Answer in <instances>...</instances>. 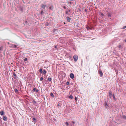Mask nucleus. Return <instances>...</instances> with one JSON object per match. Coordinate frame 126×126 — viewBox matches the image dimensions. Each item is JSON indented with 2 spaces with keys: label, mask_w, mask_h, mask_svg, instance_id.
Masks as SVG:
<instances>
[{
  "label": "nucleus",
  "mask_w": 126,
  "mask_h": 126,
  "mask_svg": "<svg viewBox=\"0 0 126 126\" xmlns=\"http://www.w3.org/2000/svg\"><path fill=\"white\" fill-rule=\"evenodd\" d=\"M74 61L76 62L78 60V56L77 55H74L73 56Z\"/></svg>",
  "instance_id": "nucleus-1"
},
{
  "label": "nucleus",
  "mask_w": 126,
  "mask_h": 126,
  "mask_svg": "<svg viewBox=\"0 0 126 126\" xmlns=\"http://www.w3.org/2000/svg\"><path fill=\"white\" fill-rule=\"evenodd\" d=\"M99 73L101 77H102L103 75V73H102L101 70H99Z\"/></svg>",
  "instance_id": "nucleus-2"
},
{
  "label": "nucleus",
  "mask_w": 126,
  "mask_h": 126,
  "mask_svg": "<svg viewBox=\"0 0 126 126\" xmlns=\"http://www.w3.org/2000/svg\"><path fill=\"white\" fill-rule=\"evenodd\" d=\"M46 6V5H44L43 4H42L40 6V7L41 8H43L44 9H45V7Z\"/></svg>",
  "instance_id": "nucleus-3"
},
{
  "label": "nucleus",
  "mask_w": 126,
  "mask_h": 126,
  "mask_svg": "<svg viewBox=\"0 0 126 126\" xmlns=\"http://www.w3.org/2000/svg\"><path fill=\"white\" fill-rule=\"evenodd\" d=\"M70 77L72 79H73L74 77V75L73 73H71L70 75Z\"/></svg>",
  "instance_id": "nucleus-4"
},
{
  "label": "nucleus",
  "mask_w": 126,
  "mask_h": 126,
  "mask_svg": "<svg viewBox=\"0 0 126 126\" xmlns=\"http://www.w3.org/2000/svg\"><path fill=\"white\" fill-rule=\"evenodd\" d=\"M4 112L3 111H1L0 112V114L1 115H3L4 114Z\"/></svg>",
  "instance_id": "nucleus-5"
},
{
  "label": "nucleus",
  "mask_w": 126,
  "mask_h": 126,
  "mask_svg": "<svg viewBox=\"0 0 126 126\" xmlns=\"http://www.w3.org/2000/svg\"><path fill=\"white\" fill-rule=\"evenodd\" d=\"M61 102H58V104H57V106L59 108L60 107H61Z\"/></svg>",
  "instance_id": "nucleus-6"
},
{
  "label": "nucleus",
  "mask_w": 126,
  "mask_h": 126,
  "mask_svg": "<svg viewBox=\"0 0 126 126\" xmlns=\"http://www.w3.org/2000/svg\"><path fill=\"white\" fill-rule=\"evenodd\" d=\"M3 119L4 121H6L7 118L6 116H4L3 117Z\"/></svg>",
  "instance_id": "nucleus-7"
},
{
  "label": "nucleus",
  "mask_w": 126,
  "mask_h": 126,
  "mask_svg": "<svg viewBox=\"0 0 126 126\" xmlns=\"http://www.w3.org/2000/svg\"><path fill=\"white\" fill-rule=\"evenodd\" d=\"M66 18L67 19V21L68 22H69L70 21V20L71 19V18L69 17H66Z\"/></svg>",
  "instance_id": "nucleus-8"
},
{
  "label": "nucleus",
  "mask_w": 126,
  "mask_h": 126,
  "mask_svg": "<svg viewBox=\"0 0 126 126\" xmlns=\"http://www.w3.org/2000/svg\"><path fill=\"white\" fill-rule=\"evenodd\" d=\"M13 77L14 78H16L17 76L15 73H13Z\"/></svg>",
  "instance_id": "nucleus-9"
},
{
  "label": "nucleus",
  "mask_w": 126,
  "mask_h": 126,
  "mask_svg": "<svg viewBox=\"0 0 126 126\" xmlns=\"http://www.w3.org/2000/svg\"><path fill=\"white\" fill-rule=\"evenodd\" d=\"M14 91L16 93H17L18 92V91L16 89H15L14 90Z\"/></svg>",
  "instance_id": "nucleus-10"
},
{
  "label": "nucleus",
  "mask_w": 126,
  "mask_h": 126,
  "mask_svg": "<svg viewBox=\"0 0 126 126\" xmlns=\"http://www.w3.org/2000/svg\"><path fill=\"white\" fill-rule=\"evenodd\" d=\"M50 95L53 97H54V95L53 94V93H50Z\"/></svg>",
  "instance_id": "nucleus-11"
},
{
  "label": "nucleus",
  "mask_w": 126,
  "mask_h": 126,
  "mask_svg": "<svg viewBox=\"0 0 126 126\" xmlns=\"http://www.w3.org/2000/svg\"><path fill=\"white\" fill-rule=\"evenodd\" d=\"M3 48V47L2 46L1 47H0V51H2Z\"/></svg>",
  "instance_id": "nucleus-12"
},
{
  "label": "nucleus",
  "mask_w": 126,
  "mask_h": 126,
  "mask_svg": "<svg viewBox=\"0 0 126 126\" xmlns=\"http://www.w3.org/2000/svg\"><path fill=\"white\" fill-rule=\"evenodd\" d=\"M69 98H71V99H73V96L72 95H70L69 96Z\"/></svg>",
  "instance_id": "nucleus-13"
},
{
  "label": "nucleus",
  "mask_w": 126,
  "mask_h": 126,
  "mask_svg": "<svg viewBox=\"0 0 126 126\" xmlns=\"http://www.w3.org/2000/svg\"><path fill=\"white\" fill-rule=\"evenodd\" d=\"M108 16L109 17H111V15L110 13H108Z\"/></svg>",
  "instance_id": "nucleus-14"
},
{
  "label": "nucleus",
  "mask_w": 126,
  "mask_h": 126,
  "mask_svg": "<svg viewBox=\"0 0 126 126\" xmlns=\"http://www.w3.org/2000/svg\"><path fill=\"white\" fill-rule=\"evenodd\" d=\"M43 73L44 74H45L46 73V71L45 70H43Z\"/></svg>",
  "instance_id": "nucleus-15"
},
{
  "label": "nucleus",
  "mask_w": 126,
  "mask_h": 126,
  "mask_svg": "<svg viewBox=\"0 0 126 126\" xmlns=\"http://www.w3.org/2000/svg\"><path fill=\"white\" fill-rule=\"evenodd\" d=\"M51 80H52V79L50 78H49L48 79V81H51Z\"/></svg>",
  "instance_id": "nucleus-16"
},
{
  "label": "nucleus",
  "mask_w": 126,
  "mask_h": 126,
  "mask_svg": "<svg viewBox=\"0 0 126 126\" xmlns=\"http://www.w3.org/2000/svg\"><path fill=\"white\" fill-rule=\"evenodd\" d=\"M39 72L41 73H42L43 72L42 70L41 69H40L39 70Z\"/></svg>",
  "instance_id": "nucleus-17"
},
{
  "label": "nucleus",
  "mask_w": 126,
  "mask_h": 126,
  "mask_svg": "<svg viewBox=\"0 0 126 126\" xmlns=\"http://www.w3.org/2000/svg\"><path fill=\"white\" fill-rule=\"evenodd\" d=\"M123 118L125 119H126V116L125 115H123Z\"/></svg>",
  "instance_id": "nucleus-18"
},
{
  "label": "nucleus",
  "mask_w": 126,
  "mask_h": 126,
  "mask_svg": "<svg viewBox=\"0 0 126 126\" xmlns=\"http://www.w3.org/2000/svg\"><path fill=\"white\" fill-rule=\"evenodd\" d=\"M33 120L34 122H36V120L35 118H33Z\"/></svg>",
  "instance_id": "nucleus-19"
},
{
  "label": "nucleus",
  "mask_w": 126,
  "mask_h": 126,
  "mask_svg": "<svg viewBox=\"0 0 126 126\" xmlns=\"http://www.w3.org/2000/svg\"><path fill=\"white\" fill-rule=\"evenodd\" d=\"M43 79V78L42 77H41L40 78V80L41 81H42Z\"/></svg>",
  "instance_id": "nucleus-20"
},
{
  "label": "nucleus",
  "mask_w": 126,
  "mask_h": 126,
  "mask_svg": "<svg viewBox=\"0 0 126 126\" xmlns=\"http://www.w3.org/2000/svg\"><path fill=\"white\" fill-rule=\"evenodd\" d=\"M27 58H26L24 60V61L25 62L27 60Z\"/></svg>",
  "instance_id": "nucleus-21"
},
{
  "label": "nucleus",
  "mask_w": 126,
  "mask_h": 126,
  "mask_svg": "<svg viewBox=\"0 0 126 126\" xmlns=\"http://www.w3.org/2000/svg\"><path fill=\"white\" fill-rule=\"evenodd\" d=\"M43 13H44V12H43V11H41V15H42Z\"/></svg>",
  "instance_id": "nucleus-22"
},
{
  "label": "nucleus",
  "mask_w": 126,
  "mask_h": 126,
  "mask_svg": "<svg viewBox=\"0 0 126 126\" xmlns=\"http://www.w3.org/2000/svg\"><path fill=\"white\" fill-rule=\"evenodd\" d=\"M36 90V88H33V90L34 92Z\"/></svg>",
  "instance_id": "nucleus-23"
},
{
  "label": "nucleus",
  "mask_w": 126,
  "mask_h": 126,
  "mask_svg": "<svg viewBox=\"0 0 126 126\" xmlns=\"http://www.w3.org/2000/svg\"><path fill=\"white\" fill-rule=\"evenodd\" d=\"M100 14L102 16H104L103 14L102 13H101Z\"/></svg>",
  "instance_id": "nucleus-24"
},
{
  "label": "nucleus",
  "mask_w": 126,
  "mask_h": 126,
  "mask_svg": "<svg viewBox=\"0 0 126 126\" xmlns=\"http://www.w3.org/2000/svg\"><path fill=\"white\" fill-rule=\"evenodd\" d=\"M66 124L67 126H68L69 125V124L68 122H66Z\"/></svg>",
  "instance_id": "nucleus-25"
},
{
  "label": "nucleus",
  "mask_w": 126,
  "mask_h": 126,
  "mask_svg": "<svg viewBox=\"0 0 126 126\" xmlns=\"http://www.w3.org/2000/svg\"><path fill=\"white\" fill-rule=\"evenodd\" d=\"M69 82H68V81H67V82H66V84L67 85H69Z\"/></svg>",
  "instance_id": "nucleus-26"
},
{
  "label": "nucleus",
  "mask_w": 126,
  "mask_h": 126,
  "mask_svg": "<svg viewBox=\"0 0 126 126\" xmlns=\"http://www.w3.org/2000/svg\"><path fill=\"white\" fill-rule=\"evenodd\" d=\"M35 91L36 93H37L39 91V90L38 89H36Z\"/></svg>",
  "instance_id": "nucleus-27"
},
{
  "label": "nucleus",
  "mask_w": 126,
  "mask_h": 126,
  "mask_svg": "<svg viewBox=\"0 0 126 126\" xmlns=\"http://www.w3.org/2000/svg\"><path fill=\"white\" fill-rule=\"evenodd\" d=\"M68 11H66V14H68Z\"/></svg>",
  "instance_id": "nucleus-28"
},
{
  "label": "nucleus",
  "mask_w": 126,
  "mask_h": 126,
  "mask_svg": "<svg viewBox=\"0 0 126 126\" xmlns=\"http://www.w3.org/2000/svg\"><path fill=\"white\" fill-rule=\"evenodd\" d=\"M75 100H77V98L76 97H75Z\"/></svg>",
  "instance_id": "nucleus-29"
},
{
  "label": "nucleus",
  "mask_w": 126,
  "mask_h": 126,
  "mask_svg": "<svg viewBox=\"0 0 126 126\" xmlns=\"http://www.w3.org/2000/svg\"><path fill=\"white\" fill-rule=\"evenodd\" d=\"M126 28V26H125L123 27V29H124Z\"/></svg>",
  "instance_id": "nucleus-30"
},
{
  "label": "nucleus",
  "mask_w": 126,
  "mask_h": 126,
  "mask_svg": "<svg viewBox=\"0 0 126 126\" xmlns=\"http://www.w3.org/2000/svg\"><path fill=\"white\" fill-rule=\"evenodd\" d=\"M121 47V45H119V46H118V47L119 48H120Z\"/></svg>",
  "instance_id": "nucleus-31"
},
{
  "label": "nucleus",
  "mask_w": 126,
  "mask_h": 126,
  "mask_svg": "<svg viewBox=\"0 0 126 126\" xmlns=\"http://www.w3.org/2000/svg\"><path fill=\"white\" fill-rule=\"evenodd\" d=\"M86 28H87V29L88 30V29H90V28L89 27H86Z\"/></svg>",
  "instance_id": "nucleus-32"
},
{
  "label": "nucleus",
  "mask_w": 126,
  "mask_h": 126,
  "mask_svg": "<svg viewBox=\"0 0 126 126\" xmlns=\"http://www.w3.org/2000/svg\"><path fill=\"white\" fill-rule=\"evenodd\" d=\"M56 30V29H53V31H54V32H55V31Z\"/></svg>",
  "instance_id": "nucleus-33"
},
{
  "label": "nucleus",
  "mask_w": 126,
  "mask_h": 126,
  "mask_svg": "<svg viewBox=\"0 0 126 126\" xmlns=\"http://www.w3.org/2000/svg\"><path fill=\"white\" fill-rule=\"evenodd\" d=\"M14 47L15 48L16 47V46L15 45H14Z\"/></svg>",
  "instance_id": "nucleus-34"
},
{
  "label": "nucleus",
  "mask_w": 126,
  "mask_h": 126,
  "mask_svg": "<svg viewBox=\"0 0 126 126\" xmlns=\"http://www.w3.org/2000/svg\"><path fill=\"white\" fill-rule=\"evenodd\" d=\"M106 106V108H107V106H108V105H107V104L106 103V106Z\"/></svg>",
  "instance_id": "nucleus-35"
},
{
  "label": "nucleus",
  "mask_w": 126,
  "mask_h": 126,
  "mask_svg": "<svg viewBox=\"0 0 126 126\" xmlns=\"http://www.w3.org/2000/svg\"><path fill=\"white\" fill-rule=\"evenodd\" d=\"M72 122L73 123V124H75V123L74 122V121H72Z\"/></svg>",
  "instance_id": "nucleus-36"
},
{
  "label": "nucleus",
  "mask_w": 126,
  "mask_h": 126,
  "mask_svg": "<svg viewBox=\"0 0 126 126\" xmlns=\"http://www.w3.org/2000/svg\"><path fill=\"white\" fill-rule=\"evenodd\" d=\"M63 8L65 9H66V7L65 6H64L63 7Z\"/></svg>",
  "instance_id": "nucleus-37"
},
{
  "label": "nucleus",
  "mask_w": 126,
  "mask_h": 126,
  "mask_svg": "<svg viewBox=\"0 0 126 126\" xmlns=\"http://www.w3.org/2000/svg\"><path fill=\"white\" fill-rule=\"evenodd\" d=\"M110 95H111V92H110L109 93Z\"/></svg>",
  "instance_id": "nucleus-38"
},
{
  "label": "nucleus",
  "mask_w": 126,
  "mask_h": 126,
  "mask_svg": "<svg viewBox=\"0 0 126 126\" xmlns=\"http://www.w3.org/2000/svg\"><path fill=\"white\" fill-rule=\"evenodd\" d=\"M51 7H49V8H50V9H51Z\"/></svg>",
  "instance_id": "nucleus-39"
},
{
  "label": "nucleus",
  "mask_w": 126,
  "mask_h": 126,
  "mask_svg": "<svg viewBox=\"0 0 126 126\" xmlns=\"http://www.w3.org/2000/svg\"><path fill=\"white\" fill-rule=\"evenodd\" d=\"M125 42L126 43V40H125Z\"/></svg>",
  "instance_id": "nucleus-40"
},
{
  "label": "nucleus",
  "mask_w": 126,
  "mask_h": 126,
  "mask_svg": "<svg viewBox=\"0 0 126 126\" xmlns=\"http://www.w3.org/2000/svg\"><path fill=\"white\" fill-rule=\"evenodd\" d=\"M69 12H70V10H69Z\"/></svg>",
  "instance_id": "nucleus-41"
},
{
  "label": "nucleus",
  "mask_w": 126,
  "mask_h": 126,
  "mask_svg": "<svg viewBox=\"0 0 126 126\" xmlns=\"http://www.w3.org/2000/svg\"><path fill=\"white\" fill-rule=\"evenodd\" d=\"M56 46H55V48H56Z\"/></svg>",
  "instance_id": "nucleus-42"
}]
</instances>
